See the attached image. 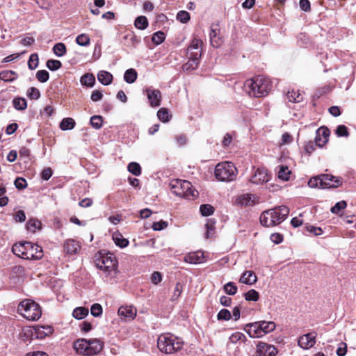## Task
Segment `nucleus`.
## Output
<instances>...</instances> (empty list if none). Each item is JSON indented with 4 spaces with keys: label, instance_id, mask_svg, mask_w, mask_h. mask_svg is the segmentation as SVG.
<instances>
[{
    "label": "nucleus",
    "instance_id": "1",
    "mask_svg": "<svg viewBox=\"0 0 356 356\" xmlns=\"http://www.w3.org/2000/svg\"><path fill=\"white\" fill-rule=\"evenodd\" d=\"M245 90L250 96L261 97L266 96L272 88L270 80L263 76H257L245 81Z\"/></svg>",
    "mask_w": 356,
    "mask_h": 356
},
{
    "label": "nucleus",
    "instance_id": "2",
    "mask_svg": "<svg viewBox=\"0 0 356 356\" xmlns=\"http://www.w3.org/2000/svg\"><path fill=\"white\" fill-rule=\"evenodd\" d=\"M12 251L16 256L24 259H39L43 256L42 248L29 241L15 244Z\"/></svg>",
    "mask_w": 356,
    "mask_h": 356
},
{
    "label": "nucleus",
    "instance_id": "3",
    "mask_svg": "<svg viewBox=\"0 0 356 356\" xmlns=\"http://www.w3.org/2000/svg\"><path fill=\"white\" fill-rule=\"evenodd\" d=\"M289 213V209L285 206L275 207L261 213L260 222L263 226L267 227H273L284 221Z\"/></svg>",
    "mask_w": 356,
    "mask_h": 356
},
{
    "label": "nucleus",
    "instance_id": "4",
    "mask_svg": "<svg viewBox=\"0 0 356 356\" xmlns=\"http://www.w3.org/2000/svg\"><path fill=\"white\" fill-rule=\"evenodd\" d=\"M170 185L172 193L177 196L187 200H194L199 195L198 191L188 181L175 179L172 180Z\"/></svg>",
    "mask_w": 356,
    "mask_h": 356
},
{
    "label": "nucleus",
    "instance_id": "5",
    "mask_svg": "<svg viewBox=\"0 0 356 356\" xmlns=\"http://www.w3.org/2000/svg\"><path fill=\"white\" fill-rule=\"evenodd\" d=\"M183 341L181 339L171 334H161L157 340V347L165 354H172L182 348Z\"/></svg>",
    "mask_w": 356,
    "mask_h": 356
},
{
    "label": "nucleus",
    "instance_id": "6",
    "mask_svg": "<svg viewBox=\"0 0 356 356\" xmlns=\"http://www.w3.org/2000/svg\"><path fill=\"white\" fill-rule=\"evenodd\" d=\"M96 266L104 270L106 276L115 277L118 273V261L112 253H107L99 256L95 259Z\"/></svg>",
    "mask_w": 356,
    "mask_h": 356
},
{
    "label": "nucleus",
    "instance_id": "7",
    "mask_svg": "<svg viewBox=\"0 0 356 356\" xmlns=\"http://www.w3.org/2000/svg\"><path fill=\"white\" fill-rule=\"evenodd\" d=\"M18 311L29 321L38 320L42 315L39 305L29 299L24 300L19 303Z\"/></svg>",
    "mask_w": 356,
    "mask_h": 356
},
{
    "label": "nucleus",
    "instance_id": "8",
    "mask_svg": "<svg viewBox=\"0 0 356 356\" xmlns=\"http://www.w3.org/2000/svg\"><path fill=\"white\" fill-rule=\"evenodd\" d=\"M215 176L221 181H230L236 176V168L232 162L218 163L215 168Z\"/></svg>",
    "mask_w": 356,
    "mask_h": 356
},
{
    "label": "nucleus",
    "instance_id": "9",
    "mask_svg": "<svg viewBox=\"0 0 356 356\" xmlns=\"http://www.w3.org/2000/svg\"><path fill=\"white\" fill-rule=\"evenodd\" d=\"M277 353V350L273 345L260 341L257 346V356H275Z\"/></svg>",
    "mask_w": 356,
    "mask_h": 356
},
{
    "label": "nucleus",
    "instance_id": "10",
    "mask_svg": "<svg viewBox=\"0 0 356 356\" xmlns=\"http://www.w3.org/2000/svg\"><path fill=\"white\" fill-rule=\"evenodd\" d=\"M104 347V343L97 339H88L86 356H93L100 353Z\"/></svg>",
    "mask_w": 356,
    "mask_h": 356
},
{
    "label": "nucleus",
    "instance_id": "11",
    "mask_svg": "<svg viewBox=\"0 0 356 356\" xmlns=\"http://www.w3.org/2000/svg\"><path fill=\"white\" fill-rule=\"evenodd\" d=\"M202 42L201 40L194 38L187 48V56H194L196 58H200L202 56Z\"/></svg>",
    "mask_w": 356,
    "mask_h": 356
},
{
    "label": "nucleus",
    "instance_id": "12",
    "mask_svg": "<svg viewBox=\"0 0 356 356\" xmlns=\"http://www.w3.org/2000/svg\"><path fill=\"white\" fill-rule=\"evenodd\" d=\"M316 332H310L301 336L298 341V346L304 349L312 348L316 343Z\"/></svg>",
    "mask_w": 356,
    "mask_h": 356
},
{
    "label": "nucleus",
    "instance_id": "13",
    "mask_svg": "<svg viewBox=\"0 0 356 356\" xmlns=\"http://www.w3.org/2000/svg\"><path fill=\"white\" fill-rule=\"evenodd\" d=\"M320 177L321 180V181L322 188H336L338 187L341 183L339 179L328 174L321 175H320Z\"/></svg>",
    "mask_w": 356,
    "mask_h": 356
},
{
    "label": "nucleus",
    "instance_id": "14",
    "mask_svg": "<svg viewBox=\"0 0 356 356\" xmlns=\"http://www.w3.org/2000/svg\"><path fill=\"white\" fill-rule=\"evenodd\" d=\"M145 92L152 107L160 106L161 101V93L159 90L147 88Z\"/></svg>",
    "mask_w": 356,
    "mask_h": 356
},
{
    "label": "nucleus",
    "instance_id": "15",
    "mask_svg": "<svg viewBox=\"0 0 356 356\" xmlns=\"http://www.w3.org/2000/svg\"><path fill=\"white\" fill-rule=\"evenodd\" d=\"M268 180L269 175L264 168H257L250 179V181L254 184H262Z\"/></svg>",
    "mask_w": 356,
    "mask_h": 356
},
{
    "label": "nucleus",
    "instance_id": "16",
    "mask_svg": "<svg viewBox=\"0 0 356 356\" xmlns=\"http://www.w3.org/2000/svg\"><path fill=\"white\" fill-rule=\"evenodd\" d=\"M245 330L252 338L261 337L263 336V333H261V330L260 321L247 324Z\"/></svg>",
    "mask_w": 356,
    "mask_h": 356
},
{
    "label": "nucleus",
    "instance_id": "17",
    "mask_svg": "<svg viewBox=\"0 0 356 356\" xmlns=\"http://www.w3.org/2000/svg\"><path fill=\"white\" fill-rule=\"evenodd\" d=\"M211 44L213 47H218L222 44V38L220 36V29L218 25H211L209 33Z\"/></svg>",
    "mask_w": 356,
    "mask_h": 356
},
{
    "label": "nucleus",
    "instance_id": "18",
    "mask_svg": "<svg viewBox=\"0 0 356 356\" xmlns=\"http://www.w3.org/2000/svg\"><path fill=\"white\" fill-rule=\"evenodd\" d=\"M184 261L193 264L203 263L204 261V254L201 252L189 253L184 257Z\"/></svg>",
    "mask_w": 356,
    "mask_h": 356
},
{
    "label": "nucleus",
    "instance_id": "19",
    "mask_svg": "<svg viewBox=\"0 0 356 356\" xmlns=\"http://www.w3.org/2000/svg\"><path fill=\"white\" fill-rule=\"evenodd\" d=\"M64 249L67 254H74L81 249V245L74 239H67L64 243Z\"/></svg>",
    "mask_w": 356,
    "mask_h": 356
},
{
    "label": "nucleus",
    "instance_id": "20",
    "mask_svg": "<svg viewBox=\"0 0 356 356\" xmlns=\"http://www.w3.org/2000/svg\"><path fill=\"white\" fill-rule=\"evenodd\" d=\"M118 313L121 317L134 319L136 316V309L132 306H121Z\"/></svg>",
    "mask_w": 356,
    "mask_h": 356
},
{
    "label": "nucleus",
    "instance_id": "21",
    "mask_svg": "<svg viewBox=\"0 0 356 356\" xmlns=\"http://www.w3.org/2000/svg\"><path fill=\"white\" fill-rule=\"evenodd\" d=\"M257 278L252 270L245 271L240 278V282L248 285H252L257 282Z\"/></svg>",
    "mask_w": 356,
    "mask_h": 356
},
{
    "label": "nucleus",
    "instance_id": "22",
    "mask_svg": "<svg viewBox=\"0 0 356 356\" xmlns=\"http://www.w3.org/2000/svg\"><path fill=\"white\" fill-rule=\"evenodd\" d=\"M36 337L42 339L49 336L54 332V328L51 325H40L35 328Z\"/></svg>",
    "mask_w": 356,
    "mask_h": 356
},
{
    "label": "nucleus",
    "instance_id": "23",
    "mask_svg": "<svg viewBox=\"0 0 356 356\" xmlns=\"http://www.w3.org/2000/svg\"><path fill=\"white\" fill-rule=\"evenodd\" d=\"M88 340L79 339L74 342L73 348L78 354L86 355Z\"/></svg>",
    "mask_w": 356,
    "mask_h": 356
},
{
    "label": "nucleus",
    "instance_id": "24",
    "mask_svg": "<svg viewBox=\"0 0 356 356\" xmlns=\"http://www.w3.org/2000/svg\"><path fill=\"white\" fill-rule=\"evenodd\" d=\"M113 75L104 70L99 71L97 74L98 81L104 86L110 85L113 81Z\"/></svg>",
    "mask_w": 356,
    "mask_h": 356
},
{
    "label": "nucleus",
    "instance_id": "25",
    "mask_svg": "<svg viewBox=\"0 0 356 356\" xmlns=\"http://www.w3.org/2000/svg\"><path fill=\"white\" fill-rule=\"evenodd\" d=\"M188 62L183 65L182 68L185 71L195 70L200 63V58H196L194 56H187Z\"/></svg>",
    "mask_w": 356,
    "mask_h": 356
},
{
    "label": "nucleus",
    "instance_id": "26",
    "mask_svg": "<svg viewBox=\"0 0 356 356\" xmlns=\"http://www.w3.org/2000/svg\"><path fill=\"white\" fill-rule=\"evenodd\" d=\"M253 195L251 194H243L238 197L236 202L241 206H251L254 204Z\"/></svg>",
    "mask_w": 356,
    "mask_h": 356
},
{
    "label": "nucleus",
    "instance_id": "27",
    "mask_svg": "<svg viewBox=\"0 0 356 356\" xmlns=\"http://www.w3.org/2000/svg\"><path fill=\"white\" fill-rule=\"evenodd\" d=\"M80 82L83 86L92 87L95 83V77L92 74H85L81 77Z\"/></svg>",
    "mask_w": 356,
    "mask_h": 356
},
{
    "label": "nucleus",
    "instance_id": "28",
    "mask_svg": "<svg viewBox=\"0 0 356 356\" xmlns=\"http://www.w3.org/2000/svg\"><path fill=\"white\" fill-rule=\"evenodd\" d=\"M113 240L115 245L121 248L127 247L129 244V241L119 233H115L113 235Z\"/></svg>",
    "mask_w": 356,
    "mask_h": 356
},
{
    "label": "nucleus",
    "instance_id": "29",
    "mask_svg": "<svg viewBox=\"0 0 356 356\" xmlns=\"http://www.w3.org/2000/svg\"><path fill=\"white\" fill-rule=\"evenodd\" d=\"M261 330L263 336L275 329V324L273 321H260Z\"/></svg>",
    "mask_w": 356,
    "mask_h": 356
},
{
    "label": "nucleus",
    "instance_id": "30",
    "mask_svg": "<svg viewBox=\"0 0 356 356\" xmlns=\"http://www.w3.org/2000/svg\"><path fill=\"white\" fill-rule=\"evenodd\" d=\"M137 79V72L133 69L130 68L125 71L124 74V79L128 83H133Z\"/></svg>",
    "mask_w": 356,
    "mask_h": 356
},
{
    "label": "nucleus",
    "instance_id": "31",
    "mask_svg": "<svg viewBox=\"0 0 356 356\" xmlns=\"http://www.w3.org/2000/svg\"><path fill=\"white\" fill-rule=\"evenodd\" d=\"M13 104L16 110L24 111L27 107V103L24 98L16 97L13 100Z\"/></svg>",
    "mask_w": 356,
    "mask_h": 356
},
{
    "label": "nucleus",
    "instance_id": "32",
    "mask_svg": "<svg viewBox=\"0 0 356 356\" xmlns=\"http://www.w3.org/2000/svg\"><path fill=\"white\" fill-rule=\"evenodd\" d=\"M75 126V121L70 118H67L63 119L61 122L60 123V128L63 130H71Z\"/></svg>",
    "mask_w": 356,
    "mask_h": 356
},
{
    "label": "nucleus",
    "instance_id": "33",
    "mask_svg": "<svg viewBox=\"0 0 356 356\" xmlns=\"http://www.w3.org/2000/svg\"><path fill=\"white\" fill-rule=\"evenodd\" d=\"M286 97L291 102H300L303 99L302 94L293 90L287 92Z\"/></svg>",
    "mask_w": 356,
    "mask_h": 356
},
{
    "label": "nucleus",
    "instance_id": "34",
    "mask_svg": "<svg viewBox=\"0 0 356 356\" xmlns=\"http://www.w3.org/2000/svg\"><path fill=\"white\" fill-rule=\"evenodd\" d=\"M17 78V74L12 70H6L0 72V79L4 81H13Z\"/></svg>",
    "mask_w": 356,
    "mask_h": 356
},
{
    "label": "nucleus",
    "instance_id": "35",
    "mask_svg": "<svg viewBox=\"0 0 356 356\" xmlns=\"http://www.w3.org/2000/svg\"><path fill=\"white\" fill-rule=\"evenodd\" d=\"M88 314L87 308L79 307L74 309L72 315L76 319H83Z\"/></svg>",
    "mask_w": 356,
    "mask_h": 356
},
{
    "label": "nucleus",
    "instance_id": "36",
    "mask_svg": "<svg viewBox=\"0 0 356 356\" xmlns=\"http://www.w3.org/2000/svg\"><path fill=\"white\" fill-rule=\"evenodd\" d=\"M135 26L140 30H144L148 26V21L146 17L139 16L136 17L134 22Z\"/></svg>",
    "mask_w": 356,
    "mask_h": 356
},
{
    "label": "nucleus",
    "instance_id": "37",
    "mask_svg": "<svg viewBox=\"0 0 356 356\" xmlns=\"http://www.w3.org/2000/svg\"><path fill=\"white\" fill-rule=\"evenodd\" d=\"M157 117L161 121L167 122L170 120L171 115L169 114V111L167 108H161L157 112Z\"/></svg>",
    "mask_w": 356,
    "mask_h": 356
},
{
    "label": "nucleus",
    "instance_id": "38",
    "mask_svg": "<svg viewBox=\"0 0 356 356\" xmlns=\"http://www.w3.org/2000/svg\"><path fill=\"white\" fill-rule=\"evenodd\" d=\"M291 174V171L289 170V168L285 165H280V170L278 171V177L284 181H287L289 179V175Z\"/></svg>",
    "mask_w": 356,
    "mask_h": 356
},
{
    "label": "nucleus",
    "instance_id": "39",
    "mask_svg": "<svg viewBox=\"0 0 356 356\" xmlns=\"http://www.w3.org/2000/svg\"><path fill=\"white\" fill-rule=\"evenodd\" d=\"M53 51L57 56L61 57L66 53V47L63 43L58 42L54 46Z\"/></svg>",
    "mask_w": 356,
    "mask_h": 356
},
{
    "label": "nucleus",
    "instance_id": "40",
    "mask_svg": "<svg viewBox=\"0 0 356 356\" xmlns=\"http://www.w3.org/2000/svg\"><path fill=\"white\" fill-rule=\"evenodd\" d=\"M214 207L209 204H202L200 211L203 216H209L214 212Z\"/></svg>",
    "mask_w": 356,
    "mask_h": 356
},
{
    "label": "nucleus",
    "instance_id": "41",
    "mask_svg": "<svg viewBox=\"0 0 356 356\" xmlns=\"http://www.w3.org/2000/svg\"><path fill=\"white\" fill-rule=\"evenodd\" d=\"M128 171L135 176H139L141 174L140 165L136 162H131L128 165Z\"/></svg>",
    "mask_w": 356,
    "mask_h": 356
},
{
    "label": "nucleus",
    "instance_id": "42",
    "mask_svg": "<svg viewBox=\"0 0 356 356\" xmlns=\"http://www.w3.org/2000/svg\"><path fill=\"white\" fill-rule=\"evenodd\" d=\"M90 123L93 128L99 129L102 126L103 118L101 115H93L90 118Z\"/></svg>",
    "mask_w": 356,
    "mask_h": 356
},
{
    "label": "nucleus",
    "instance_id": "43",
    "mask_svg": "<svg viewBox=\"0 0 356 356\" xmlns=\"http://www.w3.org/2000/svg\"><path fill=\"white\" fill-rule=\"evenodd\" d=\"M229 339L232 343H236L238 341H241L242 342H245L246 337L243 333L236 332L233 333L229 337Z\"/></svg>",
    "mask_w": 356,
    "mask_h": 356
},
{
    "label": "nucleus",
    "instance_id": "44",
    "mask_svg": "<svg viewBox=\"0 0 356 356\" xmlns=\"http://www.w3.org/2000/svg\"><path fill=\"white\" fill-rule=\"evenodd\" d=\"M39 64V58L37 54H32L28 61V66L31 70H33L38 67Z\"/></svg>",
    "mask_w": 356,
    "mask_h": 356
},
{
    "label": "nucleus",
    "instance_id": "45",
    "mask_svg": "<svg viewBox=\"0 0 356 356\" xmlns=\"http://www.w3.org/2000/svg\"><path fill=\"white\" fill-rule=\"evenodd\" d=\"M244 298L247 301L256 302L259 298V294L254 289H251L248 291L247 293H244Z\"/></svg>",
    "mask_w": 356,
    "mask_h": 356
},
{
    "label": "nucleus",
    "instance_id": "46",
    "mask_svg": "<svg viewBox=\"0 0 356 356\" xmlns=\"http://www.w3.org/2000/svg\"><path fill=\"white\" fill-rule=\"evenodd\" d=\"M76 43L80 46H88L90 44V39L86 34H80L76 38Z\"/></svg>",
    "mask_w": 356,
    "mask_h": 356
},
{
    "label": "nucleus",
    "instance_id": "47",
    "mask_svg": "<svg viewBox=\"0 0 356 356\" xmlns=\"http://www.w3.org/2000/svg\"><path fill=\"white\" fill-rule=\"evenodd\" d=\"M47 68L51 71H55L61 67L62 63L58 60L50 59L47 61Z\"/></svg>",
    "mask_w": 356,
    "mask_h": 356
},
{
    "label": "nucleus",
    "instance_id": "48",
    "mask_svg": "<svg viewBox=\"0 0 356 356\" xmlns=\"http://www.w3.org/2000/svg\"><path fill=\"white\" fill-rule=\"evenodd\" d=\"M40 227V222L35 219H30L26 223V228L31 232H35Z\"/></svg>",
    "mask_w": 356,
    "mask_h": 356
},
{
    "label": "nucleus",
    "instance_id": "49",
    "mask_svg": "<svg viewBox=\"0 0 356 356\" xmlns=\"http://www.w3.org/2000/svg\"><path fill=\"white\" fill-rule=\"evenodd\" d=\"M224 291L228 295H234L237 292V286L234 283L230 282L224 285Z\"/></svg>",
    "mask_w": 356,
    "mask_h": 356
},
{
    "label": "nucleus",
    "instance_id": "50",
    "mask_svg": "<svg viewBox=\"0 0 356 356\" xmlns=\"http://www.w3.org/2000/svg\"><path fill=\"white\" fill-rule=\"evenodd\" d=\"M36 78L38 81L41 83H45L49 78V74L47 70H39L36 73Z\"/></svg>",
    "mask_w": 356,
    "mask_h": 356
},
{
    "label": "nucleus",
    "instance_id": "51",
    "mask_svg": "<svg viewBox=\"0 0 356 356\" xmlns=\"http://www.w3.org/2000/svg\"><path fill=\"white\" fill-rule=\"evenodd\" d=\"M164 39L165 34L161 31L154 33L152 38V42L157 45L161 44L164 41Z\"/></svg>",
    "mask_w": 356,
    "mask_h": 356
},
{
    "label": "nucleus",
    "instance_id": "52",
    "mask_svg": "<svg viewBox=\"0 0 356 356\" xmlns=\"http://www.w3.org/2000/svg\"><path fill=\"white\" fill-rule=\"evenodd\" d=\"M26 95L31 99H38L40 97V92L39 90L35 87L29 88Z\"/></svg>",
    "mask_w": 356,
    "mask_h": 356
},
{
    "label": "nucleus",
    "instance_id": "53",
    "mask_svg": "<svg viewBox=\"0 0 356 356\" xmlns=\"http://www.w3.org/2000/svg\"><path fill=\"white\" fill-rule=\"evenodd\" d=\"M177 19L181 23H187L190 20V14L187 11L181 10L177 15Z\"/></svg>",
    "mask_w": 356,
    "mask_h": 356
},
{
    "label": "nucleus",
    "instance_id": "54",
    "mask_svg": "<svg viewBox=\"0 0 356 356\" xmlns=\"http://www.w3.org/2000/svg\"><path fill=\"white\" fill-rule=\"evenodd\" d=\"M347 206L346 201H340L335 204L330 209L332 213H339L341 210L345 209Z\"/></svg>",
    "mask_w": 356,
    "mask_h": 356
},
{
    "label": "nucleus",
    "instance_id": "55",
    "mask_svg": "<svg viewBox=\"0 0 356 356\" xmlns=\"http://www.w3.org/2000/svg\"><path fill=\"white\" fill-rule=\"evenodd\" d=\"M305 230L307 232L312 234L314 236H320L323 234V230L321 227L312 225H307L305 227Z\"/></svg>",
    "mask_w": 356,
    "mask_h": 356
},
{
    "label": "nucleus",
    "instance_id": "56",
    "mask_svg": "<svg viewBox=\"0 0 356 356\" xmlns=\"http://www.w3.org/2000/svg\"><path fill=\"white\" fill-rule=\"evenodd\" d=\"M91 314L95 317H98L102 314V307L98 303L93 304L90 309Z\"/></svg>",
    "mask_w": 356,
    "mask_h": 356
},
{
    "label": "nucleus",
    "instance_id": "57",
    "mask_svg": "<svg viewBox=\"0 0 356 356\" xmlns=\"http://www.w3.org/2000/svg\"><path fill=\"white\" fill-rule=\"evenodd\" d=\"M231 317L232 316L230 312L226 309H221L217 315L218 320L228 321L231 318Z\"/></svg>",
    "mask_w": 356,
    "mask_h": 356
},
{
    "label": "nucleus",
    "instance_id": "58",
    "mask_svg": "<svg viewBox=\"0 0 356 356\" xmlns=\"http://www.w3.org/2000/svg\"><path fill=\"white\" fill-rule=\"evenodd\" d=\"M15 187L19 190H22L26 188L27 183L25 179L22 177H17L14 181Z\"/></svg>",
    "mask_w": 356,
    "mask_h": 356
},
{
    "label": "nucleus",
    "instance_id": "59",
    "mask_svg": "<svg viewBox=\"0 0 356 356\" xmlns=\"http://www.w3.org/2000/svg\"><path fill=\"white\" fill-rule=\"evenodd\" d=\"M320 175L318 177L311 178L308 181V186L311 188H321V181Z\"/></svg>",
    "mask_w": 356,
    "mask_h": 356
},
{
    "label": "nucleus",
    "instance_id": "60",
    "mask_svg": "<svg viewBox=\"0 0 356 356\" xmlns=\"http://www.w3.org/2000/svg\"><path fill=\"white\" fill-rule=\"evenodd\" d=\"M336 134L339 137H342V136L347 137V136H348L349 133L348 131L347 127L345 125H339L336 129Z\"/></svg>",
    "mask_w": 356,
    "mask_h": 356
},
{
    "label": "nucleus",
    "instance_id": "61",
    "mask_svg": "<svg viewBox=\"0 0 356 356\" xmlns=\"http://www.w3.org/2000/svg\"><path fill=\"white\" fill-rule=\"evenodd\" d=\"M167 226H168L167 222L163 221V220H160L159 222H154L152 224V227L155 231H160V230H162V229H165V227H167Z\"/></svg>",
    "mask_w": 356,
    "mask_h": 356
},
{
    "label": "nucleus",
    "instance_id": "62",
    "mask_svg": "<svg viewBox=\"0 0 356 356\" xmlns=\"http://www.w3.org/2000/svg\"><path fill=\"white\" fill-rule=\"evenodd\" d=\"M162 280V275L159 272H154L151 276V281L153 284H157Z\"/></svg>",
    "mask_w": 356,
    "mask_h": 356
},
{
    "label": "nucleus",
    "instance_id": "63",
    "mask_svg": "<svg viewBox=\"0 0 356 356\" xmlns=\"http://www.w3.org/2000/svg\"><path fill=\"white\" fill-rule=\"evenodd\" d=\"M53 172L50 168H44L41 173V177L44 180H49L52 176Z\"/></svg>",
    "mask_w": 356,
    "mask_h": 356
},
{
    "label": "nucleus",
    "instance_id": "64",
    "mask_svg": "<svg viewBox=\"0 0 356 356\" xmlns=\"http://www.w3.org/2000/svg\"><path fill=\"white\" fill-rule=\"evenodd\" d=\"M347 352V346L345 343H341L340 346L337 350V355L338 356H344Z\"/></svg>",
    "mask_w": 356,
    "mask_h": 356
}]
</instances>
